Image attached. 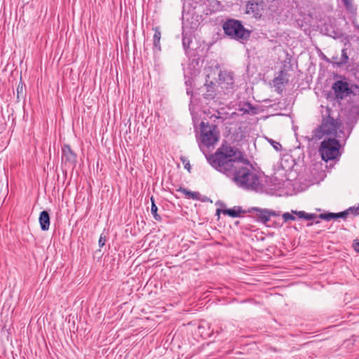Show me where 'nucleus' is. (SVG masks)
Masks as SVG:
<instances>
[{
  "mask_svg": "<svg viewBox=\"0 0 359 359\" xmlns=\"http://www.w3.org/2000/svg\"><path fill=\"white\" fill-rule=\"evenodd\" d=\"M50 215L47 210H43L40 212L39 222L42 231H48L50 226Z\"/></svg>",
  "mask_w": 359,
  "mask_h": 359,
  "instance_id": "obj_15",
  "label": "nucleus"
},
{
  "mask_svg": "<svg viewBox=\"0 0 359 359\" xmlns=\"http://www.w3.org/2000/svg\"><path fill=\"white\" fill-rule=\"evenodd\" d=\"M313 223H315V224H319V223H320V221H319V220H316V221H314V222H313Z\"/></svg>",
  "mask_w": 359,
  "mask_h": 359,
  "instance_id": "obj_35",
  "label": "nucleus"
},
{
  "mask_svg": "<svg viewBox=\"0 0 359 359\" xmlns=\"http://www.w3.org/2000/svg\"><path fill=\"white\" fill-rule=\"evenodd\" d=\"M313 224V223L308 224V225H307V226H311V225H312Z\"/></svg>",
  "mask_w": 359,
  "mask_h": 359,
  "instance_id": "obj_36",
  "label": "nucleus"
},
{
  "mask_svg": "<svg viewBox=\"0 0 359 359\" xmlns=\"http://www.w3.org/2000/svg\"><path fill=\"white\" fill-rule=\"evenodd\" d=\"M236 113H232L231 116H232ZM230 118V116L228 113H222L220 111H217L216 114H213L210 116V119L212 120L217 126L219 123H223L224 125L230 124L229 122H227L226 120Z\"/></svg>",
  "mask_w": 359,
  "mask_h": 359,
  "instance_id": "obj_14",
  "label": "nucleus"
},
{
  "mask_svg": "<svg viewBox=\"0 0 359 359\" xmlns=\"http://www.w3.org/2000/svg\"><path fill=\"white\" fill-rule=\"evenodd\" d=\"M76 161V154L72 151L69 144H64L62 147V162L69 167L74 168Z\"/></svg>",
  "mask_w": 359,
  "mask_h": 359,
  "instance_id": "obj_8",
  "label": "nucleus"
},
{
  "mask_svg": "<svg viewBox=\"0 0 359 359\" xmlns=\"http://www.w3.org/2000/svg\"><path fill=\"white\" fill-rule=\"evenodd\" d=\"M184 168H185L186 169H187L189 171H190L191 165H190L189 163H186V164L184 165Z\"/></svg>",
  "mask_w": 359,
  "mask_h": 359,
  "instance_id": "obj_32",
  "label": "nucleus"
},
{
  "mask_svg": "<svg viewBox=\"0 0 359 359\" xmlns=\"http://www.w3.org/2000/svg\"><path fill=\"white\" fill-rule=\"evenodd\" d=\"M358 114H353L351 117L348 118V121H346V124L349 126V128L351 129L354 124L357 122L358 120Z\"/></svg>",
  "mask_w": 359,
  "mask_h": 359,
  "instance_id": "obj_22",
  "label": "nucleus"
},
{
  "mask_svg": "<svg viewBox=\"0 0 359 359\" xmlns=\"http://www.w3.org/2000/svg\"><path fill=\"white\" fill-rule=\"evenodd\" d=\"M267 140L276 151H279L282 149V146L279 142L269 138H267Z\"/></svg>",
  "mask_w": 359,
  "mask_h": 359,
  "instance_id": "obj_24",
  "label": "nucleus"
},
{
  "mask_svg": "<svg viewBox=\"0 0 359 359\" xmlns=\"http://www.w3.org/2000/svg\"><path fill=\"white\" fill-rule=\"evenodd\" d=\"M219 84L222 89L226 90L233 88V74L226 71H221L219 74Z\"/></svg>",
  "mask_w": 359,
  "mask_h": 359,
  "instance_id": "obj_9",
  "label": "nucleus"
},
{
  "mask_svg": "<svg viewBox=\"0 0 359 359\" xmlns=\"http://www.w3.org/2000/svg\"><path fill=\"white\" fill-rule=\"evenodd\" d=\"M215 83L212 81L208 82L206 80L203 87L200 89L201 92L203 93L202 95L205 100H213L215 97Z\"/></svg>",
  "mask_w": 359,
  "mask_h": 359,
  "instance_id": "obj_12",
  "label": "nucleus"
},
{
  "mask_svg": "<svg viewBox=\"0 0 359 359\" xmlns=\"http://www.w3.org/2000/svg\"><path fill=\"white\" fill-rule=\"evenodd\" d=\"M344 6L348 11L353 10V5L351 0H342Z\"/></svg>",
  "mask_w": 359,
  "mask_h": 359,
  "instance_id": "obj_27",
  "label": "nucleus"
},
{
  "mask_svg": "<svg viewBox=\"0 0 359 359\" xmlns=\"http://www.w3.org/2000/svg\"><path fill=\"white\" fill-rule=\"evenodd\" d=\"M151 212L153 215L154 218L156 221H161V217L157 213L158 211V207L155 203L154 198V196L151 197Z\"/></svg>",
  "mask_w": 359,
  "mask_h": 359,
  "instance_id": "obj_20",
  "label": "nucleus"
},
{
  "mask_svg": "<svg viewBox=\"0 0 359 359\" xmlns=\"http://www.w3.org/2000/svg\"><path fill=\"white\" fill-rule=\"evenodd\" d=\"M106 240V236L101 234L98 241V244L100 248H102L105 245Z\"/></svg>",
  "mask_w": 359,
  "mask_h": 359,
  "instance_id": "obj_28",
  "label": "nucleus"
},
{
  "mask_svg": "<svg viewBox=\"0 0 359 359\" xmlns=\"http://www.w3.org/2000/svg\"><path fill=\"white\" fill-rule=\"evenodd\" d=\"M268 213H269V219H270L271 217H277L279 215L278 212H276L274 210H269L268 209Z\"/></svg>",
  "mask_w": 359,
  "mask_h": 359,
  "instance_id": "obj_30",
  "label": "nucleus"
},
{
  "mask_svg": "<svg viewBox=\"0 0 359 359\" xmlns=\"http://www.w3.org/2000/svg\"><path fill=\"white\" fill-rule=\"evenodd\" d=\"M334 91L335 99L339 100H344L346 97L353 93V90L350 87L349 83L344 78L334 82L332 86Z\"/></svg>",
  "mask_w": 359,
  "mask_h": 359,
  "instance_id": "obj_7",
  "label": "nucleus"
},
{
  "mask_svg": "<svg viewBox=\"0 0 359 359\" xmlns=\"http://www.w3.org/2000/svg\"><path fill=\"white\" fill-rule=\"evenodd\" d=\"M220 212H222L225 215H228L231 217L235 218L241 216V214L248 213L247 210H243L241 206L236 205L232 208L227 209H217V215H219Z\"/></svg>",
  "mask_w": 359,
  "mask_h": 359,
  "instance_id": "obj_13",
  "label": "nucleus"
},
{
  "mask_svg": "<svg viewBox=\"0 0 359 359\" xmlns=\"http://www.w3.org/2000/svg\"><path fill=\"white\" fill-rule=\"evenodd\" d=\"M287 74L283 70H281L279 72L278 76L277 77H275L273 80L274 86L276 88H279L280 86L287 83L288 82V79L287 78Z\"/></svg>",
  "mask_w": 359,
  "mask_h": 359,
  "instance_id": "obj_17",
  "label": "nucleus"
},
{
  "mask_svg": "<svg viewBox=\"0 0 359 359\" xmlns=\"http://www.w3.org/2000/svg\"><path fill=\"white\" fill-rule=\"evenodd\" d=\"M348 56L347 54V50L346 48H343L341 50V55L340 61L338 62V65L339 66L344 65L348 63Z\"/></svg>",
  "mask_w": 359,
  "mask_h": 359,
  "instance_id": "obj_21",
  "label": "nucleus"
},
{
  "mask_svg": "<svg viewBox=\"0 0 359 359\" xmlns=\"http://www.w3.org/2000/svg\"><path fill=\"white\" fill-rule=\"evenodd\" d=\"M205 157L213 168L230 178L238 187L245 190H256L259 187V177L238 148L222 144L215 154Z\"/></svg>",
  "mask_w": 359,
  "mask_h": 359,
  "instance_id": "obj_1",
  "label": "nucleus"
},
{
  "mask_svg": "<svg viewBox=\"0 0 359 359\" xmlns=\"http://www.w3.org/2000/svg\"><path fill=\"white\" fill-rule=\"evenodd\" d=\"M255 108L249 102H245L243 107L241 109L243 113L249 114L251 110H255Z\"/></svg>",
  "mask_w": 359,
  "mask_h": 359,
  "instance_id": "obj_23",
  "label": "nucleus"
},
{
  "mask_svg": "<svg viewBox=\"0 0 359 359\" xmlns=\"http://www.w3.org/2000/svg\"><path fill=\"white\" fill-rule=\"evenodd\" d=\"M341 144L335 138L325 139L320 144L319 152L322 159L326 162L334 160L340 156Z\"/></svg>",
  "mask_w": 359,
  "mask_h": 359,
  "instance_id": "obj_4",
  "label": "nucleus"
},
{
  "mask_svg": "<svg viewBox=\"0 0 359 359\" xmlns=\"http://www.w3.org/2000/svg\"><path fill=\"white\" fill-rule=\"evenodd\" d=\"M248 213H254L256 221L264 224L269 221L268 209L253 207L247 210Z\"/></svg>",
  "mask_w": 359,
  "mask_h": 359,
  "instance_id": "obj_10",
  "label": "nucleus"
},
{
  "mask_svg": "<svg viewBox=\"0 0 359 359\" xmlns=\"http://www.w3.org/2000/svg\"><path fill=\"white\" fill-rule=\"evenodd\" d=\"M291 212H292L291 211ZM293 213H290V212H284L282 215V217L284 220V222H287L289 220H294L295 219V217L292 215Z\"/></svg>",
  "mask_w": 359,
  "mask_h": 359,
  "instance_id": "obj_26",
  "label": "nucleus"
},
{
  "mask_svg": "<svg viewBox=\"0 0 359 359\" xmlns=\"http://www.w3.org/2000/svg\"><path fill=\"white\" fill-rule=\"evenodd\" d=\"M354 208H350L348 210H346L342 212H339L337 213L334 212H327V213H322L320 215H316L315 213H307L305 211H298L292 210V213L294 215L298 216L299 218L304 219L307 221L313 220L316 218L330 221L331 219H346L349 215V211H353Z\"/></svg>",
  "mask_w": 359,
  "mask_h": 359,
  "instance_id": "obj_5",
  "label": "nucleus"
},
{
  "mask_svg": "<svg viewBox=\"0 0 359 359\" xmlns=\"http://www.w3.org/2000/svg\"><path fill=\"white\" fill-rule=\"evenodd\" d=\"M326 114L320 126V130L323 135H334L339 128L340 123L331 116V109L326 108Z\"/></svg>",
  "mask_w": 359,
  "mask_h": 359,
  "instance_id": "obj_6",
  "label": "nucleus"
},
{
  "mask_svg": "<svg viewBox=\"0 0 359 359\" xmlns=\"http://www.w3.org/2000/svg\"><path fill=\"white\" fill-rule=\"evenodd\" d=\"M222 28L224 34L230 39L241 42L248 41L252 32L244 27L241 21L231 18L224 22Z\"/></svg>",
  "mask_w": 359,
  "mask_h": 359,
  "instance_id": "obj_2",
  "label": "nucleus"
},
{
  "mask_svg": "<svg viewBox=\"0 0 359 359\" xmlns=\"http://www.w3.org/2000/svg\"><path fill=\"white\" fill-rule=\"evenodd\" d=\"M195 2L200 6L208 4L210 6L212 7V8L210 9V11H214L215 9H217L219 6V2L217 0H195Z\"/></svg>",
  "mask_w": 359,
  "mask_h": 359,
  "instance_id": "obj_19",
  "label": "nucleus"
},
{
  "mask_svg": "<svg viewBox=\"0 0 359 359\" xmlns=\"http://www.w3.org/2000/svg\"><path fill=\"white\" fill-rule=\"evenodd\" d=\"M200 137L198 143L200 147L202 145L209 148L213 146L219 138V132L215 123L201 121L200 124ZM202 149V148H201Z\"/></svg>",
  "mask_w": 359,
  "mask_h": 359,
  "instance_id": "obj_3",
  "label": "nucleus"
},
{
  "mask_svg": "<svg viewBox=\"0 0 359 359\" xmlns=\"http://www.w3.org/2000/svg\"><path fill=\"white\" fill-rule=\"evenodd\" d=\"M353 246L354 250L356 252H359V241L358 240H355L354 241Z\"/></svg>",
  "mask_w": 359,
  "mask_h": 359,
  "instance_id": "obj_31",
  "label": "nucleus"
},
{
  "mask_svg": "<svg viewBox=\"0 0 359 359\" xmlns=\"http://www.w3.org/2000/svg\"><path fill=\"white\" fill-rule=\"evenodd\" d=\"M177 191H180L183 193L187 198H191L194 200H199L200 198V193L199 192H194L188 190L186 188L180 187L179 189H177Z\"/></svg>",
  "mask_w": 359,
  "mask_h": 359,
  "instance_id": "obj_18",
  "label": "nucleus"
},
{
  "mask_svg": "<svg viewBox=\"0 0 359 359\" xmlns=\"http://www.w3.org/2000/svg\"><path fill=\"white\" fill-rule=\"evenodd\" d=\"M341 34H335L334 36H333L334 38H339L341 37Z\"/></svg>",
  "mask_w": 359,
  "mask_h": 359,
  "instance_id": "obj_33",
  "label": "nucleus"
},
{
  "mask_svg": "<svg viewBox=\"0 0 359 359\" xmlns=\"http://www.w3.org/2000/svg\"><path fill=\"white\" fill-rule=\"evenodd\" d=\"M261 7L262 5L256 1H249L246 4L245 13L252 15L256 19H260L262 15L261 13L262 8Z\"/></svg>",
  "mask_w": 359,
  "mask_h": 359,
  "instance_id": "obj_11",
  "label": "nucleus"
},
{
  "mask_svg": "<svg viewBox=\"0 0 359 359\" xmlns=\"http://www.w3.org/2000/svg\"><path fill=\"white\" fill-rule=\"evenodd\" d=\"M17 94L18 98H19L20 95L23 94V85L22 83H19L17 88Z\"/></svg>",
  "mask_w": 359,
  "mask_h": 359,
  "instance_id": "obj_29",
  "label": "nucleus"
},
{
  "mask_svg": "<svg viewBox=\"0 0 359 359\" xmlns=\"http://www.w3.org/2000/svg\"><path fill=\"white\" fill-rule=\"evenodd\" d=\"M191 42V40L190 37H188L185 34H183L182 45L185 50H187L188 48H189Z\"/></svg>",
  "mask_w": 359,
  "mask_h": 359,
  "instance_id": "obj_25",
  "label": "nucleus"
},
{
  "mask_svg": "<svg viewBox=\"0 0 359 359\" xmlns=\"http://www.w3.org/2000/svg\"><path fill=\"white\" fill-rule=\"evenodd\" d=\"M208 201H209V198L207 197H205L204 199L202 200V201H204V202Z\"/></svg>",
  "mask_w": 359,
  "mask_h": 359,
  "instance_id": "obj_34",
  "label": "nucleus"
},
{
  "mask_svg": "<svg viewBox=\"0 0 359 359\" xmlns=\"http://www.w3.org/2000/svg\"><path fill=\"white\" fill-rule=\"evenodd\" d=\"M152 30L154 32V34L153 36L154 48L156 50L161 51V43H160V41H161V29H160L159 27H154L152 28Z\"/></svg>",
  "mask_w": 359,
  "mask_h": 359,
  "instance_id": "obj_16",
  "label": "nucleus"
}]
</instances>
